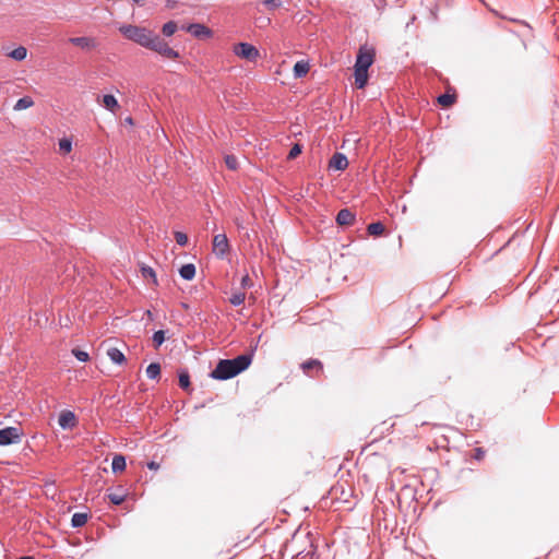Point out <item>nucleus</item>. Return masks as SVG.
Returning a JSON list of instances; mask_svg holds the SVG:
<instances>
[{"label":"nucleus","mask_w":559,"mask_h":559,"mask_svg":"<svg viewBox=\"0 0 559 559\" xmlns=\"http://www.w3.org/2000/svg\"><path fill=\"white\" fill-rule=\"evenodd\" d=\"M119 32L127 39L132 40L146 49H151L165 58L177 59L179 57L178 51L169 47L164 39L148 28L123 24L119 27Z\"/></svg>","instance_id":"f257e3e1"},{"label":"nucleus","mask_w":559,"mask_h":559,"mask_svg":"<svg viewBox=\"0 0 559 559\" xmlns=\"http://www.w3.org/2000/svg\"><path fill=\"white\" fill-rule=\"evenodd\" d=\"M251 364V356L240 355L234 359H221L210 377L215 380H227L246 370Z\"/></svg>","instance_id":"f03ea898"},{"label":"nucleus","mask_w":559,"mask_h":559,"mask_svg":"<svg viewBox=\"0 0 559 559\" xmlns=\"http://www.w3.org/2000/svg\"><path fill=\"white\" fill-rule=\"evenodd\" d=\"M234 52L239 58L248 61H255L260 56L259 50L249 43H239L235 46Z\"/></svg>","instance_id":"7ed1b4c3"},{"label":"nucleus","mask_w":559,"mask_h":559,"mask_svg":"<svg viewBox=\"0 0 559 559\" xmlns=\"http://www.w3.org/2000/svg\"><path fill=\"white\" fill-rule=\"evenodd\" d=\"M22 431L16 427H7L0 430V445H9L21 441Z\"/></svg>","instance_id":"20e7f679"},{"label":"nucleus","mask_w":559,"mask_h":559,"mask_svg":"<svg viewBox=\"0 0 559 559\" xmlns=\"http://www.w3.org/2000/svg\"><path fill=\"white\" fill-rule=\"evenodd\" d=\"M374 59V50L371 48H367L366 46L360 47L357 57L355 67H358L360 69L368 70L369 67L373 63Z\"/></svg>","instance_id":"39448f33"},{"label":"nucleus","mask_w":559,"mask_h":559,"mask_svg":"<svg viewBox=\"0 0 559 559\" xmlns=\"http://www.w3.org/2000/svg\"><path fill=\"white\" fill-rule=\"evenodd\" d=\"M181 29L190 33L195 38H209L212 36V31L203 24L200 23H191L188 25H182Z\"/></svg>","instance_id":"423d86ee"},{"label":"nucleus","mask_w":559,"mask_h":559,"mask_svg":"<svg viewBox=\"0 0 559 559\" xmlns=\"http://www.w3.org/2000/svg\"><path fill=\"white\" fill-rule=\"evenodd\" d=\"M229 250V242L225 234H217L213 238V251L216 255L223 257Z\"/></svg>","instance_id":"0eeeda50"},{"label":"nucleus","mask_w":559,"mask_h":559,"mask_svg":"<svg viewBox=\"0 0 559 559\" xmlns=\"http://www.w3.org/2000/svg\"><path fill=\"white\" fill-rule=\"evenodd\" d=\"M348 166V159L343 153H335L329 162V167L335 170H344Z\"/></svg>","instance_id":"6e6552de"},{"label":"nucleus","mask_w":559,"mask_h":559,"mask_svg":"<svg viewBox=\"0 0 559 559\" xmlns=\"http://www.w3.org/2000/svg\"><path fill=\"white\" fill-rule=\"evenodd\" d=\"M58 423L63 429H72L76 425V417L74 413L70 411H63L59 415Z\"/></svg>","instance_id":"1a4fd4ad"},{"label":"nucleus","mask_w":559,"mask_h":559,"mask_svg":"<svg viewBox=\"0 0 559 559\" xmlns=\"http://www.w3.org/2000/svg\"><path fill=\"white\" fill-rule=\"evenodd\" d=\"M69 41L76 46V47H80L82 49H86V50H90V49H93L96 47V41L94 38H91V37H85V36H82V37H71L69 38Z\"/></svg>","instance_id":"9d476101"},{"label":"nucleus","mask_w":559,"mask_h":559,"mask_svg":"<svg viewBox=\"0 0 559 559\" xmlns=\"http://www.w3.org/2000/svg\"><path fill=\"white\" fill-rule=\"evenodd\" d=\"M301 369L306 374L311 376L312 370H316L317 373H321L323 366L318 359H309L301 364Z\"/></svg>","instance_id":"9b49d317"},{"label":"nucleus","mask_w":559,"mask_h":559,"mask_svg":"<svg viewBox=\"0 0 559 559\" xmlns=\"http://www.w3.org/2000/svg\"><path fill=\"white\" fill-rule=\"evenodd\" d=\"M355 84L357 88H364L368 80V70L355 67Z\"/></svg>","instance_id":"f8f14e48"},{"label":"nucleus","mask_w":559,"mask_h":559,"mask_svg":"<svg viewBox=\"0 0 559 559\" xmlns=\"http://www.w3.org/2000/svg\"><path fill=\"white\" fill-rule=\"evenodd\" d=\"M255 219L254 212H243L242 215L235 217V223L238 228H245L247 225H250Z\"/></svg>","instance_id":"ddd939ff"},{"label":"nucleus","mask_w":559,"mask_h":559,"mask_svg":"<svg viewBox=\"0 0 559 559\" xmlns=\"http://www.w3.org/2000/svg\"><path fill=\"white\" fill-rule=\"evenodd\" d=\"M336 223L340 226H349L355 222L354 212H337Z\"/></svg>","instance_id":"4468645a"},{"label":"nucleus","mask_w":559,"mask_h":559,"mask_svg":"<svg viewBox=\"0 0 559 559\" xmlns=\"http://www.w3.org/2000/svg\"><path fill=\"white\" fill-rule=\"evenodd\" d=\"M107 355L110 358V360L115 364L121 365L126 361V357H124L123 353L116 347L108 348Z\"/></svg>","instance_id":"2eb2a0df"},{"label":"nucleus","mask_w":559,"mask_h":559,"mask_svg":"<svg viewBox=\"0 0 559 559\" xmlns=\"http://www.w3.org/2000/svg\"><path fill=\"white\" fill-rule=\"evenodd\" d=\"M179 274L183 280L191 281L195 275V266L192 263L182 265L179 269Z\"/></svg>","instance_id":"dca6fc26"},{"label":"nucleus","mask_w":559,"mask_h":559,"mask_svg":"<svg viewBox=\"0 0 559 559\" xmlns=\"http://www.w3.org/2000/svg\"><path fill=\"white\" fill-rule=\"evenodd\" d=\"M367 231L370 236L379 237L385 231V227L381 222H374L368 225Z\"/></svg>","instance_id":"f3484780"},{"label":"nucleus","mask_w":559,"mask_h":559,"mask_svg":"<svg viewBox=\"0 0 559 559\" xmlns=\"http://www.w3.org/2000/svg\"><path fill=\"white\" fill-rule=\"evenodd\" d=\"M111 468L114 473L123 472L126 469V459L123 455L117 454L112 459Z\"/></svg>","instance_id":"a211bd4d"},{"label":"nucleus","mask_w":559,"mask_h":559,"mask_svg":"<svg viewBox=\"0 0 559 559\" xmlns=\"http://www.w3.org/2000/svg\"><path fill=\"white\" fill-rule=\"evenodd\" d=\"M309 72V64L305 61H298L294 66L295 78H302Z\"/></svg>","instance_id":"6ab92c4d"},{"label":"nucleus","mask_w":559,"mask_h":559,"mask_svg":"<svg viewBox=\"0 0 559 559\" xmlns=\"http://www.w3.org/2000/svg\"><path fill=\"white\" fill-rule=\"evenodd\" d=\"M87 520H88L87 513L78 512L72 515L71 524L73 527H81L86 524Z\"/></svg>","instance_id":"aec40b11"},{"label":"nucleus","mask_w":559,"mask_h":559,"mask_svg":"<svg viewBox=\"0 0 559 559\" xmlns=\"http://www.w3.org/2000/svg\"><path fill=\"white\" fill-rule=\"evenodd\" d=\"M33 105H34L33 98L29 96H24L15 103L13 109L16 111H20L23 109H27V108L32 107Z\"/></svg>","instance_id":"412c9836"},{"label":"nucleus","mask_w":559,"mask_h":559,"mask_svg":"<svg viewBox=\"0 0 559 559\" xmlns=\"http://www.w3.org/2000/svg\"><path fill=\"white\" fill-rule=\"evenodd\" d=\"M8 56L16 61H22L27 56V49L23 46H19L8 53Z\"/></svg>","instance_id":"4be33fe9"},{"label":"nucleus","mask_w":559,"mask_h":559,"mask_svg":"<svg viewBox=\"0 0 559 559\" xmlns=\"http://www.w3.org/2000/svg\"><path fill=\"white\" fill-rule=\"evenodd\" d=\"M141 273L144 278L151 280L153 285L156 286L158 284L156 273L151 266L142 265Z\"/></svg>","instance_id":"5701e85b"},{"label":"nucleus","mask_w":559,"mask_h":559,"mask_svg":"<svg viewBox=\"0 0 559 559\" xmlns=\"http://www.w3.org/2000/svg\"><path fill=\"white\" fill-rule=\"evenodd\" d=\"M146 376L150 379H158L160 376V365L157 362H152L146 368Z\"/></svg>","instance_id":"b1692460"},{"label":"nucleus","mask_w":559,"mask_h":559,"mask_svg":"<svg viewBox=\"0 0 559 559\" xmlns=\"http://www.w3.org/2000/svg\"><path fill=\"white\" fill-rule=\"evenodd\" d=\"M103 105L110 111H114L118 107V102L114 95H104Z\"/></svg>","instance_id":"393cba45"},{"label":"nucleus","mask_w":559,"mask_h":559,"mask_svg":"<svg viewBox=\"0 0 559 559\" xmlns=\"http://www.w3.org/2000/svg\"><path fill=\"white\" fill-rule=\"evenodd\" d=\"M178 25L175 21H169L163 25L162 33L164 36L169 37L176 33Z\"/></svg>","instance_id":"a878e982"},{"label":"nucleus","mask_w":559,"mask_h":559,"mask_svg":"<svg viewBox=\"0 0 559 559\" xmlns=\"http://www.w3.org/2000/svg\"><path fill=\"white\" fill-rule=\"evenodd\" d=\"M454 102H455L454 94L444 93V94L438 96V103L443 107H449V106L453 105Z\"/></svg>","instance_id":"bb28decb"},{"label":"nucleus","mask_w":559,"mask_h":559,"mask_svg":"<svg viewBox=\"0 0 559 559\" xmlns=\"http://www.w3.org/2000/svg\"><path fill=\"white\" fill-rule=\"evenodd\" d=\"M245 299L246 294L243 292H237L231 295V297L229 298V302L233 306H240L241 304H243Z\"/></svg>","instance_id":"cd10ccee"},{"label":"nucleus","mask_w":559,"mask_h":559,"mask_svg":"<svg viewBox=\"0 0 559 559\" xmlns=\"http://www.w3.org/2000/svg\"><path fill=\"white\" fill-rule=\"evenodd\" d=\"M179 385L183 390H188L190 388V376L187 371L179 373Z\"/></svg>","instance_id":"c85d7f7f"},{"label":"nucleus","mask_w":559,"mask_h":559,"mask_svg":"<svg viewBox=\"0 0 559 559\" xmlns=\"http://www.w3.org/2000/svg\"><path fill=\"white\" fill-rule=\"evenodd\" d=\"M165 341V332L163 330L156 331L153 335V344L158 348Z\"/></svg>","instance_id":"c756f323"},{"label":"nucleus","mask_w":559,"mask_h":559,"mask_svg":"<svg viewBox=\"0 0 559 559\" xmlns=\"http://www.w3.org/2000/svg\"><path fill=\"white\" fill-rule=\"evenodd\" d=\"M107 498L114 504H121L124 501L126 496L123 493L110 492L107 495Z\"/></svg>","instance_id":"7c9ffc66"},{"label":"nucleus","mask_w":559,"mask_h":559,"mask_svg":"<svg viewBox=\"0 0 559 559\" xmlns=\"http://www.w3.org/2000/svg\"><path fill=\"white\" fill-rule=\"evenodd\" d=\"M225 164L230 170H235L238 167V160H237L236 156H234V155H226Z\"/></svg>","instance_id":"2f4dec72"},{"label":"nucleus","mask_w":559,"mask_h":559,"mask_svg":"<svg viewBox=\"0 0 559 559\" xmlns=\"http://www.w3.org/2000/svg\"><path fill=\"white\" fill-rule=\"evenodd\" d=\"M72 354L75 356V358L80 361H87L90 359V356L86 352L81 350L79 348L72 349Z\"/></svg>","instance_id":"473e14b6"},{"label":"nucleus","mask_w":559,"mask_h":559,"mask_svg":"<svg viewBox=\"0 0 559 559\" xmlns=\"http://www.w3.org/2000/svg\"><path fill=\"white\" fill-rule=\"evenodd\" d=\"M59 148L63 153H69L72 150V143L69 139H62L59 141Z\"/></svg>","instance_id":"72a5a7b5"},{"label":"nucleus","mask_w":559,"mask_h":559,"mask_svg":"<svg viewBox=\"0 0 559 559\" xmlns=\"http://www.w3.org/2000/svg\"><path fill=\"white\" fill-rule=\"evenodd\" d=\"M175 239L180 246H186L188 243V236L182 231H175Z\"/></svg>","instance_id":"f704fd0d"},{"label":"nucleus","mask_w":559,"mask_h":559,"mask_svg":"<svg viewBox=\"0 0 559 559\" xmlns=\"http://www.w3.org/2000/svg\"><path fill=\"white\" fill-rule=\"evenodd\" d=\"M262 4L265 5L270 10H275L282 5L281 0H263Z\"/></svg>","instance_id":"c9c22d12"},{"label":"nucleus","mask_w":559,"mask_h":559,"mask_svg":"<svg viewBox=\"0 0 559 559\" xmlns=\"http://www.w3.org/2000/svg\"><path fill=\"white\" fill-rule=\"evenodd\" d=\"M301 153V145L296 143L294 144V146L290 148L289 153H288V158L289 159H294L296 158L299 154Z\"/></svg>","instance_id":"e433bc0d"},{"label":"nucleus","mask_w":559,"mask_h":559,"mask_svg":"<svg viewBox=\"0 0 559 559\" xmlns=\"http://www.w3.org/2000/svg\"><path fill=\"white\" fill-rule=\"evenodd\" d=\"M473 457L477 461H481L485 457V451L481 448L474 449Z\"/></svg>","instance_id":"4c0bfd02"},{"label":"nucleus","mask_w":559,"mask_h":559,"mask_svg":"<svg viewBox=\"0 0 559 559\" xmlns=\"http://www.w3.org/2000/svg\"><path fill=\"white\" fill-rule=\"evenodd\" d=\"M252 285V282H251V278L249 277L248 274H246L245 276H242L241 278V287L242 288H247V287H250Z\"/></svg>","instance_id":"58836bf2"},{"label":"nucleus","mask_w":559,"mask_h":559,"mask_svg":"<svg viewBox=\"0 0 559 559\" xmlns=\"http://www.w3.org/2000/svg\"><path fill=\"white\" fill-rule=\"evenodd\" d=\"M147 467H148L150 469H154V471H156V469H158V468H159V464H158V463H156V462H154V461H152V462H150V463L147 464Z\"/></svg>","instance_id":"ea45409f"},{"label":"nucleus","mask_w":559,"mask_h":559,"mask_svg":"<svg viewBox=\"0 0 559 559\" xmlns=\"http://www.w3.org/2000/svg\"><path fill=\"white\" fill-rule=\"evenodd\" d=\"M145 316H146L150 320H152V319H153V314H152V311H151V310H146V311H145Z\"/></svg>","instance_id":"a19ab883"},{"label":"nucleus","mask_w":559,"mask_h":559,"mask_svg":"<svg viewBox=\"0 0 559 559\" xmlns=\"http://www.w3.org/2000/svg\"><path fill=\"white\" fill-rule=\"evenodd\" d=\"M134 3H139V4H142L144 3L146 0H132Z\"/></svg>","instance_id":"79ce46f5"},{"label":"nucleus","mask_w":559,"mask_h":559,"mask_svg":"<svg viewBox=\"0 0 559 559\" xmlns=\"http://www.w3.org/2000/svg\"><path fill=\"white\" fill-rule=\"evenodd\" d=\"M297 538H298V535L295 534L294 537H293V543H296L297 542Z\"/></svg>","instance_id":"37998d69"},{"label":"nucleus","mask_w":559,"mask_h":559,"mask_svg":"<svg viewBox=\"0 0 559 559\" xmlns=\"http://www.w3.org/2000/svg\"><path fill=\"white\" fill-rule=\"evenodd\" d=\"M126 121H127L128 123H132V119H131V118H127V119H126Z\"/></svg>","instance_id":"c03bdc74"},{"label":"nucleus","mask_w":559,"mask_h":559,"mask_svg":"<svg viewBox=\"0 0 559 559\" xmlns=\"http://www.w3.org/2000/svg\"><path fill=\"white\" fill-rule=\"evenodd\" d=\"M20 559H34L33 557H22Z\"/></svg>","instance_id":"a18cd8bd"}]
</instances>
